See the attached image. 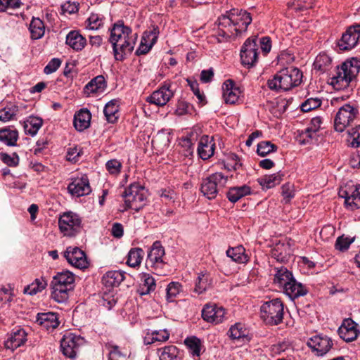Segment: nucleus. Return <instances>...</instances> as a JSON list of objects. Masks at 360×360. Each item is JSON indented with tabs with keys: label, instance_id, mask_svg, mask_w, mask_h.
Listing matches in <instances>:
<instances>
[{
	"label": "nucleus",
	"instance_id": "f257e3e1",
	"mask_svg": "<svg viewBox=\"0 0 360 360\" xmlns=\"http://www.w3.org/2000/svg\"><path fill=\"white\" fill-rule=\"evenodd\" d=\"M252 20L251 14L245 10L233 8L218 18L217 40L228 41L246 32Z\"/></svg>",
	"mask_w": 360,
	"mask_h": 360
},
{
	"label": "nucleus",
	"instance_id": "f03ea898",
	"mask_svg": "<svg viewBox=\"0 0 360 360\" xmlns=\"http://www.w3.org/2000/svg\"><path fill=\"white\" fill-rule=\"evenodd\" d=\"M302 79V72L298 68L290 67L276 73L268 80L267 84L270 89L277 92L287 91L300 85Z\"/></svg>",
	"mask_w": 360,
	"mask_h": 360
},
{
	"label": "nucleus",
	"instance_id": "7ed1b4c3",
	"mask_svg": "<svg viewBox=\"0 0 360 360\" xmlns=\"http://www.w3.org/2000/svg\"><path fill=\"white\" fill-rule=\"evenodd\" d=\"M75 280V274L70 271L58 272L51 283L52 298L59 303L65 302L68 299L69 292L74 288Z\"/></svg>",
	"mask_w": 360,
	"mask_h": 360
},
{
	"label": "nucleus",
	"instance_id": "20e7f679",
	"mask_svg": "<svg viewBox=\"0 0 360 360\" xmlns=\"http://www.w3.org/2000/svg\"><path fill=\"white\" fill-rule=\"evenodd\" d=\"M360 62L354 58L347 60L338 69L336 75L331 78L330 84L336 89L347 87L359 72Z\"/></svg>",
	"mask_w": 360,
	"mask_h": 360
},
{
	"label": "nucleus",
	"instance_id": "39448f33",
	"mask_svg": "<svg viewBox=\"0 0 360 360\" xmlns=\"http://www.w3.org/2000/svg\"><path fill=\"white\" fill-rule=\"evenodd\" d=\"M284 304L281 299L264 302L260 307V317L266 324L276 326L283 321Z\"/></svg>",
	"mask_w": 360,
	"mask_h": 360
},
{
	"label": "nucleus",
	"instance_id": "423d86ee",
	"mask_svg": "<svg viewBox=\"0 0 360 360\" xmlns=\"http://www.w3.org/2000/svg\"><path fill=\"white\" fill-rule=\"evenodd\" d=\"M227 181V176H224L221 172L214 173L202 179L200 184V192L207 199H214L226 186Z\"/></svg>",
	"mask_w": 360,
	"mask_h": 360
},
{
	"label": "nucleus",
	"instance_id": "0eeeda50",
	"mask_svg": "<svg viewBox=\"0 0 360 360\" xmlns=\"http://www.w3.org/2000/svg\"><path fill=\"white\" fill-rule=\"evenodd\" d=\"M122 196L124 198V210L131 208L139 211L145 204L146 191L143 186L135 182L125 189Z\"/></svg>",
	"mask_w": 360,
	"mask_h": 360
},
{
	"label": "nucleus",
	"instance_id": "6e6552de",
	"mask_svg": "<svg viewBox=\"0 0 360 360\" xmlns=\"http://www.w3.org/2000/svg\"><path fill=\"white\" fill-rule=\"evenodd\" d=\"M259 53L257 37L248 38L244 42L240 50L242 64L248 68L253 67L257 62Z\"/></svg>",
	"mask_w": 360,
	"mask_h": 360
},
{
	"label": "nucleus",
	"instance_id": "1a4fd4ad",
	"mask_svg": "<svg viewBox=\"0 0 360 360\" xmlns=\"http://www.w3.org/2000/svg\"><path fill=\"white\" fill-rule=\"evenodd\" d=\"M81 223L80 217L72 212L63 213L58 219L60 231L66 236H73L77 233L80 230Z\"/></svg>",
	"mask_w": 360,
	"mask_h": 360
},
{
	"label": "nucleus",
	"instance_id": "9d476101",
	"mask_svg": "<svg viewBox=\"0 0 360 360\" xmlns=\"http://www.w3.org/2000/svg\"><path fill=\"white\" fill-rule=\"evenodd\" d=\"M359 114L357 108L345 104L342 106L336 114L334 121L335 131L342 132L352 122Z\"/></svg>",
	"mask_w": 360,
	"mask_h": 360
},
{
	"label": "nucleus",
	"instance_id": "9b49d317",
	"mask_svg": "<svg viewBox=\"0 0 360 360\" xmlns=\"http://www.w3.org/2000/svg\"><path fill=\"white\" fill-rule=\"evenodd\" d=\"M137 39V34L135 33L124 39L110 42L112 46L114 57L117 60H122L125 56L130 54L134 50Z\"/></svg>",
	"mask_w": 360,
	"mask_h": 360
},
{
	"label": "nucleus",
	"instance_id": "f8f14e48",
	"mask_svg": "<svg viewBox=\"0 0 360 360\" xmlns=\"http://www.w3.org/2000/svg\"><path fill=\"white\" fill-rule=\"evenodd\" d=\"M84 344V339L79 335L69 333L65 334L60 342L63 354L70 359L76 357L80 346Z\"/></svg>",
	"mask_w": 360,
	"mask_h": 360
},
{
	"label": "nucleus",
	"instance_id": "ddd939ff",
	"mask_svg": "<svg viewBox=\"0 0 360 360\" xmlns=\"http://www.w3.org/2000/svg\"><path fill=\"white\" fill-rule=\"evenodd\" d=\"M165 254V249L161 243L160 241L154 242L148 252L146 266L155 271L162 269L165 265L163 260Z\"/></svg>",
	"mask_w": 360,
	"mask_h": 360
},
{
	"label": "nucleus",
	"instance_id": "4468645a",
	"mask_svg": "<svg viewBox=\"0 0 360 360\" xmlns=\"http://www.w3.org/2000/svg\"><path fill=\"white\" fill-rule=\"evenodd\" d=\"M174 92L171 89V84L169 82H164V84L158 89L154 91L150 96H148L146 101L157 106H164L173 97Z\"/></svg>",
	"mask_w": 360,
	"mask_h": 360
},
{
	"label": "nucleus",
	"instance_id": "2eb2a0df",
	"mask_svg": "<svg viewBox=\"0 0 360 360\" xmlns=\"http://www.w3.org/2000/svg\"><path fill=\"white\" fill-rule=\"evenodd\" d=\"M360 40V24L348 27L338 41L340 50L348 51L355 47Z\"/></svg>",
	"mask_w": 360,
	"mask_h": 360
},
{
	"label": "nucleus",
	"instance_id": "dca6fc26",
	"mask_svg": "<svg viewBox=\"0 0 360 360\" xmlns=\"http://www.w3.org/2000/svg\"><path fill=\"white\" fill-rule=\"evenodd\" d=\"M307 345L318 356H323L328 353L333 345L330 338L324 335H316L307 341Z\"/></svg>",
	"mask_w": 360,
	"mask_h": 360
},
{
	"label": "nucleus",
	"instance_id": "f3484780",
	"mask_svg": "<svg viewBox=\"0 0 360 360\" xmlns=\"http://www.w3.org/2000/svg\"><path fill=\"white\" fill-rule=\"evenodd\" d=\"M63 256L70 265L77 269H82L88 266L86 255L78 247H68L63 252Z\"/></svg>",
	"mask_w": 360,
	"mask_h": 360
},
{
	"label": "nucleus",
	"instance_id": "a211bd4d",
	"mask_svg": "<svg viewBox=\"0 0 360 360\" xmlns=\"http://www.w3.org/2000/svg\"><path fill=\"white\" fill-rule=\"evenodd\" d=\"M68 192L77 197L89 194L91 191L89 181L86 175L72 178L68 186Z\"/></svg>",
	"mask_w": 360,
	"mask_h": 360
},
{
	"label": "nucleus",
	"instance_id": "6ab92c4d",
	"mask_svg": "<svg viewBox=\"0 0 360 360\" xmlns=\"http://www.w3.org/2000/svg\"><path fill=\"white\" fill-rule=\"evenodd\" d=\"M202 317L208 323L218 324L224 321L225 310L215 304H207L202 310Z\"/></svg>",
	"mask_w": 360,
	"mask_h": 360
},
{
	"label": "nucleus",
	"instance_id": "aec40b11",
	"mask_svg": "<svg viewBox=\"0 0 360 360\" xmlns=\"http://www.w3.org/2000/svg\"><path fill=\"white\" fill-rule=\"evenodd\" d=\"M338 335L345 342L355 340L360 333L359 326L351 319H345L338 328Z\"/></svg>",
	"mask_w": 360,
	"mask_h": 360
},
{
	"label": "nucleus",
	"instance_id": "412c9836",
	"mask_svg": "<svg viewBox=\"0 0 360 360\" xmlns=\"http://www.w3.org/2000/svg\"><path fill=\"white\" fill-rule=\"evenodd\" d=\"M339 196L345 198V204L348 209L354 210L360 207V192L357 186L348 189H341L339 191Z\"/></svg>",
	"mask_w": 360,
	"mask_h": 360
},
{
	"label": "nucleus",
	"instance_id": "4be33fe9",
	"mask_svg": "<svg viewBox=\"0 0 360 360\" xmlns=\"http://www.w3.org/2000/svg\"><path fill=\"white\" fill-rule=\"evenodd\" d=\"M26 340L27 333L25 330L22 328H18L8 335V338L4 342V346L7 349L14 351L24 345Z\"/></svg>",
	"mask_w": 360,
	"mask_h": 360
},
{
	"label": "nucleus",
	"instance_id": "5701e85b",
	"mask_svg": "<svg viewBox=\"0 0 360 360\" xmlns=\"http://www.w3.org/2000/svg\"><path fill=\"white\" fill-rule=\"evenodd\" d=\"M223 98L226 103L235 104L240 96L241 91L233 81L227 80L222 86Z\"/></svg>",
	"mask_w": 360,
	"mask_h": 360
},
{
	"label": "nucleus",
	"instance_id": "b1692460",
	"mask_svg": "<svg viewBox=\"0 0 360 360\" xmlns=\"http://www.w3.org/2000/svg\"><path fill=\"white\" fill-rule=\"evenodd\" d=\"M215 143L212 138L205 135L199 141L198 153L202 160H207L214 154Z\"/></svg>",
	"mask_w": 360,
	"mask_h": 360
},
{
	"label": "nucleus",
	"instance_id": "393cba45",
	"mask_svg": "<svg viewBox=\"0 0 360 360\" xmlns=\"http://www.w3.org/2000/svg\"><path fill=\"white\" fill-rule=\"evenodd\" d=\"M37 323L46 330H53L59 325L58 316L54 312L39 313L37 316Z\"/></svg>",
	"mask_w": 360,
	"mask_h": 360
},
{
	"label": "nucleus",
	"instance_id": "a878e982",
	"mask_svg": "<svg viewBox=\"0 0 360 360\" xmlns=\"http://www.w3.org/2000/svg\"><path fill=\"white\" fill-rule=\"evenodd\" d=\"M291 300H294L307 293V288L293 278L282 290Z\"/></svg>",
	"mask_w": 360,
	"mask_h": 360
},
{
	"label": "nucleus",
	"instance_id": "bb28decb",
	"mask_svg": "<svg viewBox=\"0 0 360 360\" xmlns=\"http://www.w3.org/2000/svg\"><path fill=\"white\" fill-rule=\"evenodd\" d=\"M274 271V283L281 290L294 278L292 273L284 266L275 267Z\"/></svg>",
	"mask_w": 360,
	"mask_h": 360
},
{
	"label": "nucleus",
	"instance_id": "cd10ccee",
	"mask_svg": "<svg viewBox=\"0 0 360 360\" xmlns=\"http://www.w3.org/2000/svg\"><path fill=\"white\" fill-rule=\"evenodd\" d=\"M106 86L105 77L103 75H98L85 85L84 93L89 96L91 94L104 91Z\"/></svg>",
	"mask_w": 360,
	"mask_h": 360
},
{
	"label": "nucleus",
	"instance_id": "c85d7f7f",
	"mask_svg": "<svg viewBox=\"0 0 360 360\" xmlns=\"http://www.w3.org/2000/svg\"><path fill=\"white\" fill-rule=\"evenodd\" d=\"M131 29L128 26H125L123 22H118L115 23L112 27L110 29V35L109 41H115V40H120L124 37H127L131 34H134Z\"/></svg>",
	"mask_w": 360,
	"mask_h": 360
},
{
	"label": "nucleus",
	"instance_id": "c756f323",
	"mask_svg": "<svg viewBox=\"0 0 360 360\" xmlns=\"http://www.w3.org/2000/svg\"><path fill=\"white\" fill-rule=\"evenodd\" d=\"M91 115L87 109L79 110L74 117V126L77 131H82L90 126Z\"/></svg>",
	"mask_w": 360,
	"mask_h": 360
},
{
	"label": "nucleus",
	"instance_id": "7c9ffc66",
	"mask_svg": "<svg viewBox=\"0 0 360 360\" xmlns=\"http://www.w3.org/2000/svg\"><path fill=\"white\" fill-rule=\"evenodd\" d=\"M156 288L155 278L148 274L143 273L141 276V283L137 289L138 293L143 296L153 292Z\"/></svg>",
	"mask_w": 360,
	"mask_h": 360
},
{
	"label": "nucleus",
	"instance_id": "2f4dec72",
	"mask_svg": "<svg viewBox=\"0 0 360 360\" xmlns=\"http://www.w3.org/2000/svg\"><path fill=\"white\" fill-rule=\"evenodd\" d=\"M125 272L122 271H109L102 278L103 285L106 287H117L124 279Z\"/></svg>",
	"mask_w": 360,
	"mask_h": 360
},
{
	"label": "nucleus",
	"instance_id": "473e14b6",
	"mask_svg": "<svg viewBox=\"0 0 360 360\" xmlns=\"http://www.w3.org/2000/svg\"><path fill=\"white\" fill-rule=\"evenodd\" d=\"M66 44L75 51L82 50L86 44V39L78 32L71 31L66 37Z\"/></svg>",
	"mask_w": 360,
	"mask_h": 360
},
{
	"label": "nucleus",
	"instance_id": "72a5a7b5",
	"mask_svg": "<svg viewBox=\"0 0 360 360\" xmlns=\"http://www.w3.org/2000/svg\"><path fill=\"white\" fill-rule=\"evenodd\" d=\"M119 108V101L117 99H112L105 104L103 112L108 122L115 123L117 121L120 116Z\"/></svg>",
	"mask_w": 360,
	"mask_h": 360
},
{
	"label": "nucleus",
	"instance_id": "f704fd0d",
	"mask_svg": "<svg viewBox=\"0 0 360 360\" xmlns=\"http://www.w3.org/2000/svg\"><path fill=\"white\" fill-rule=\"evenodd\" d=\"M226 254L228 257L232 259V261L238 264H245L248 261V256L245 253V250L242 245L229 248L226 250Z\"/></svg>",
	"mask_w": 360,
	"mask_h": 360
},
{
	"label": "nucleus",
	"instance_id": "c9c22d12",
	"mask_svg": "<svg viewBox=\"0 0 360 360\" xmlns=\"http://www.w3.org/2000/svg\"><path fill=\"white\" fill-rule=\"evenodd\" d=\"M250 193L251 188L247 185H243L242 186L230 188L226 193V196L229 201L231 202H236Z\"/></svg>",
	"mask_w": 360,
	"mask_h": 360
},
{
	"label": "nucleus",
	"instance_id": "e433bc0d",
	"mask_svg": "<svg viewBox=\"0 0 360 360\" xmlns=\"http://www.w3.org/2000/svg\"><path fill=\"white\" fill-rule=\"evenodd\" d=\"M169 338V333L167 330H148L145 336L144 342L146 345H150L155 342H165Z\"/></svg>",
	"mask_w": 360,
	"mask_h": 360
},
{
	"label": "nucleus",
	"instance_id": "4c0bfd02",
	"mask_svg": "<svg viewBox=\"0 0 360 360\" xmlns=\"http://www.w3.org/2000/svg\"><path fill=\"white\" fill-rule=\"evenodd\" d=\"M18 139V132L16 129L8 127L0 129V142L9 146H14Z\"/></svg>",
	"mask_w": 360,
	"mask_h": 360
},
{
	"label": "nucleus",
	"instance_id": "58836bf2",
	"mask_svg": "<svg viewBox=\"0 0 360 360\" xmlns=\"http://www.w3.org/2000/svg\"><path fill=\"white\" fill-rule=\"evenodd\" d=\"M43 120L39 117L30 116L24 122V130L26 134L34 136L41 127Z\"/></svg>",
	"mask_w": 360,
	"mask_h": 360
},
{
	"label": "nucleus",
	"instance_id": "ea45409f",
	"mask_svg": "<svg viewBox=\"0 0 360 360\" xmlns=\"http://www.w3.org/2000/svg\"><path fill=\"white\" fill-rule=\"evenodd\" d=\"M29 30L32 39H41L45 32L44 22L39 18H32Z\"/></svg>",
	"mask_w": 360,
	"mask_h": 360
},
{
	"label": "nucleus",
	"instance_id": "a19ab883",
	"mask_svg": "<svg viewBox=\"0 0 360 360\" xmlns=\"http://www.w3.org/2000/svg\"><path fill=\"white\" fill-rule=\"evenodd\" d=\"M144 255V251L141 248H131L128 253L127 264L131 267L139 266Z\"/></svg>",
	"mask_w": 360,
	"mask_h": 360
},
{
	"label": "nucleus",
	"instance_id": "79ce46f5",
	"mask_svg": "<svg viewBox=\"0 0 360 360\" xmlns=\"http://www.w3.org/2000/svg\"><path fill=\"white\" fill-rule=\"evenodd\" d=\"M283 174L278 172L270 175H265L259 179V184L267 189L278 185L282 181Z\"/></svg>",
	"mask_w": 360,
	"mask_h": 360
},
{
	"label": "nucleus",
	"instance_id": "37998d69",
	"mask_svg": "<svg viewBox=\"0 0 360 360\" xmlns=\"http://www.w3.org/2000/svg\"><path fill=\"white\" fill-rule=\"evenodd\" d=\"M160 360H180L176 346L169 345L158 349Z\"/></svg>",
	"mask_w": 360,
	"mask_h": 360
},
{
	"label": "nucleus",
	"instance_id": "c03bdc74",
	"mask_svg": "<svg viewBox=\"0 0 360 360\" xmlns=\"http://www.w3.org/2000/svg\"><path fill=\"white\" fill-rule=\"evenodd\" d=\"M212 281L209 274L201 273L199 274L195 283V292L201 294L206 291L211 285Z\"/></svg>",
	"mask_w": 360,
	"mask_h": 360
},
{
	"label": "nucleus",
	"instance_id": "a18cd8bd",
	"mask_svg": "<svg viewBox=\"0 0 360 360\" xmlns=\"http://www.w3.org/2000/svg\"><path fill=\"white\" fill-rule=\"evenodd\" d=\"M47 285V281L44 277H41L39 278H36L34 281L27 286L24 292L25 293L33 295H36L37 292L43 290Z\"/></svg>",
	"mask_w": 360,
	"mask_h": 360
},
{
	"label": "nucleus",
	"instance_id": "49530a36",
	"mask_svg": "<svg viewBox=\"0 0 360 360\" xmlns=\"http://www.w3.org/2000/svg\"><path fill=\"white\" fill-rule=\"evenodd\" d=\"M184 342L193 356H199L200 355L202 344L199 338L195 336L188 337Z\"/></svg>",
	"mask_w": 360,
	"mask_h": 360
},
{
	"label": "nucleus",
	"instance_id": "de8ad7c7",
	"mask_svg": "<svg viewBox=\"0 0 360 360\" xmlns=\"http://www.w3.org/2000/svg\"><path fill=\"white\" fill-rule=\"evenodd\" d=\"M354 241V237L346 236L342 235L339 236L335 243V248L336 250L341 252L347 250L350 245Z\"/></svg>",
	"mask_w": 360,
	"mask_h": 360
},
{
	"label": "nucleus",
	"instance_id": "09e8293b",
	"mask_svg": "<svg viewBox=\"0 0 360 360\" xmlns=\"http://www.w3.org/2000/svg\"><path fill=\"white\" fill-rule=\"evenodd\" d=\"M229 335L233 340H240L246 337L245 330L241 323H236L232 326L229 330Z\"/></svg>",
	"mask_w": 360,
	"mask_h": 360
},
{
	"label": "nucleus",
	"instance_id": "8fccbe9b",
	"mask_svg": "<svg viewBox=\"0 0 360 360\" xmlns=\"http://www.w3.org/2000/svg\"><path fill=\"white\" fill-rule=\"evenodd\" d=\"M276 149L277 147L270 141H262L257 145V152L259 155L264 157Z\"/></svg>",
	"mask_w": 360,
	"mask_h": 360
},
{
	"label": "nucleus",
	"instance_id": "3c124183",
	"mask_svg": "<svg viewBox=\"0 0 360 360\" xmlns=\"http://www.w3.org/2000/svg\"><path fill=\"white\" fill-rule=\"evenodd\" d=\"M159 34V30L158 27H153L151 30L145 31L142 36L141 40L144 43H148L154 45L157 41Z\"/></svg>",
	"mask_w": 360,
	"mask_h": 360
},
{
	"label": "nucleus",
	"instance_id": "603ef678",
	"mask_svg": "<svg viewBox=\"0 0 360 360\" xmlns=\"http://www.w3.org/2000/svg\"><path fill=\"white\" fill-rule=\"evenodd\" d=\"M18 108L15 105L4 108L0 112V121L8 122L14 118L18 112Z\"/></svg>",
	"mask_w": 360,
	"mask_h": 360
},
{
	"label": "nucleus",
	"instance_id": "864d4df0",
	"mask_svg": "<svg viewBox=\"0 0 360 360\" xmlns=\"http://www.w3.org/2000/svg\"><path fill=\"white\" fill-rule=\"evenodd\" d=\"M181 285L177 282L170 283L167 288V300L173 302L176 295L180 292Z\"/></svg>",
	"mask_w": 360,
	"mask_h": 360
},
{
	"label": "nucleus",
	"instance_id": "5fc2aeb1",
	"mask_svg": "<svg viewBox=\"0 0 360 360\" xmlns=\"http://www.w3.org/2000/svg\"><path fill=\"white\" fill-rule=\"evenodd\" d=\"M86 27L89 30H98L103 23V18L98 14L92 13L88 18Z\"/></svg>",
	"mask_w": 360,
	"mask_h": 360
},
{
	"label": "nucleus",
	"instance_id": "6e6d98bb",
	"mask_svg": "<svg viewBox=\"0 0 360 360\" xmlns=\"http://www.w3.org/2000/svg\"><path fill=\"white\" fill-rule=\"evenodd\" d=\"M108 349V360H125L126 354H123L119 347L115 345H109L107 347Z\"/></svg>",
	"mask_w": 360,
	"mask_h": 360
},
{
	"label": "nucleus",
	"instance_id": "4d7b16f0",
	"mask_svg": "<svg viewBox=\"0 0 360 360\" xmlns=\"http://www.w3.org/2000/svg\"><path fill=\"white\" fill-rule=\"evenodd\" d=\"M322 123L320 117H315L311 120L310 126L305 129L307 136L312 138L313 134H315L321 127Z\"/></svg>",
	"mask_w": 360,
	"mask_h": 360
},
{
	"label": "nucleus",
	"instance_id": "13d9d810",
	"mask_svg": "<svg viewBox=\"0 0 360 360\" xmlns=\"http://www.w3.org/2000/svg\"><path fill=\"white\" fill-rule=\"evenodd\" d=\"M288 6L289 8H293L297 11H302L312 8V3L302 0H295L288 2Z\"/></svg>",
	"mask_w": 360,
	"mask_h": 360
},
{
	"label": "nucleus",
	"instance_id": "bf43d9fd",
	"mask_svg": "<svg viewBox=\"0 0 360 360\" xmlns=\"http://www.w3.org/2000/svg\"><path fill=\"white\" fill-rule=\"evenodd\" d=\"M105 167L110 174L117 175L121 171L122 165L119 160L112 159L106 162Z\"/></svg>",
	"mask_w": 360,
	"mask_h": 360
},
{
	"label": "nucleus",
	"instance_id": "052dcab7",
	"mask_svg": "<svg viewBox=\"0 0 360 360\" xmlns=\"http://www.w3.org/2000/svg\"><path fill=\"white\" fill-rule=\"evenodd\" d=\"M321 105V101L319 98H310L306 100L301 105V110L303 112H309L311 110L316 109Z\"/></svg>",
	"mask_w": 360,
	"mask_h": 360
},
{
	"label": "nucleus",
	"instance_id": "680f3d73",
	"mask_svg": "<svg viewBox=\"0 0 360 360\" xmlns=\"http://www.w3.org/2000/svg\"><path fill=\"white\" fill-rule=\"evenodd\" d=\"M349 135L352 139L351 146L357 148L360 146V125L352 128L349 131Z\"/></svg>",
	"mask_w": 360,
	"mask_h": 360
},
{
	"label": "nucleus",
	"instance_id": "e2e57ef3",
	"mask_svg": "<svg viewBox=\"0 0 360 360\" xmlns=\"http://www.w3.org/2000/svg\"><path fill=\"white\" fill-rule=\"evenodd\" d=\"M330 63V58L323 54V55H319L316 57V60H315V62H314V65H315V68H318L319 70H321V71H325L326 70V65L327 64H329Z\"/></svg>",
	"mask_w": 360,
	"mask_h": 360
},
{
	"label": "nucleus",
	"instance_id": "0e129e2a",
	"mask_svg": "<svg viewBox=\"0 0 360 360\" xmlns=\"http://www.w3.org/2000/svg\"><path fill=\"white\" fill-rule=\"evenodd\" d=\"M61 65V60L58 58H52L45 66L44 72L46 75L56 72Z\"/></svg>",
	"mask_w": 360,
	"mask_h": 360
},
{
	"label": "nucleus",
	"instance_id": "69168bd1",
	"mask_svg": "<svg viewBox=\"0 0 360 360\" xmlns=\"http://www.w3.org/2000/svg\"><path fill=\"white\" fill-rule=\"evenodd\" d=\"M257 43L259 44V47H260L261 50L265 55L267 54L271 51V41L269 37H257Z\"/></svg>",
	"mask_w": 360,
	"mask_h": 360
},
{
	"label": "nucleus",
	"instance_id": "338daca9",
	"mask_svg": "<svg viewBox=\"0 0 360 360\" xmlns=\"http://www.w3.org/2000/svg\"><path fill=\"white\" fill-rule=\"evenodd\" d=\"M20 0H0V12L5 11L8 8H18Z\"/></svg>",
	"mask_w": 360,
	"mask_h": 360
},
{
	"label": "nucleus",
	"instance_id": "774afa93",
	"mask_svg": "<svg viewBox=\"0 0 360 360\" xmlns=\"http://www.w3.org/2000/svg\"><path fill=\"white\" fill-rule=\"evenodd\" d=\"M1 156L3 162L10 167H14L18 164L19 158L18 155L11 156L6 153H1Z\"/></svg>",
	"mask_w": 360,
	"mask_h": 360
}]
</instances>
